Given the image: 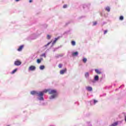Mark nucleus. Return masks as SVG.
Wrapping results in <instances>:
<instances>
[{
  "mask_svg": "<svg viewBox=\"0 0 126 126\" xmlns=\"http://www.w3.org/2000/svg\"><path fill=\"white\" fill-rule=\"evenodd\" d=\"M49 94H52L51 96L49 97V99L52 100V99H55L58 97V94L57 93V90H51L49 91Z\"/></svg>",
  "mask_w": 126,
  "mask_h": 126,
  "instance_id": "nucleus-1",
  "label": "nucleus"
},
{
  "mask_svg": "<svg viewBox=\"0 0 126 126\" xmlns=\"http://www.w3.org/2000/svg\"><path fill=\"white\" fill-rule=\"evenodd\" d=\"M50 91V89L47 90H44L42 92H39V93H42V95H39V97H38V100H39V101H44V97H43L44 96V93H47V92H49Z\"/></svg>",
  "mask_w": 126,
  "mask_h": 126,
  "instance_id": "nucleus-2",
  "label": "nucleus"
},
{
  "mask_svg": "<svg viewBox=\"0 0 126 126\" xmlns=\"http://www.w3.org/2000/svg\"><path fill=\"white\" fill-rule=\"evenodd\" d=\"M31 94L32 95L35 94V95H36V96H37V97H40V96H42L43 95L42 93H39V92H36L35 91L31 92Z\"/></svg>",
  "mask_w": 126,
  "mask_h": 126,
  "instance_id": "nucleus-3",
  "label": "nucleus"
},
{
  "mask_svg": "<svg viewBox=\"0 0 126 126\" xmlns=\"http://www.w3.org/2000/svg\"><path fill=\"white\" fill-rule=\"evenodd\" d=\"M36 70V66L34 65H32L29 67V70H31V71H34V70Z\"/></svg>",
  "mask_w": 126,
  "mask_h": 126,
  "instance_id": "nucleus-4",
  "label": "nucleus"
},
{
  "mask_svg": "<svg viewBox=\"0 0 126 126\" xmlns=\"http://www.w3.org/2000/svg\"><path fill=\"white\" fill-rule=\"evenodd\" d=\"M61 38V37L59 36L57 38H55V40L53 41V43H52V45H51V47H53V46H54V45H55V44H56V42L58 41V40H59L60 38Z\"/></svg>",
  "mask_w": 126,
  "mask_h": 126,
  "instance_id": "nucleus-5",
  "label": "nucleus"
},
{
  "mask_svg": "<svg viewBox=\"0 0 126 126\" xmlns=\"http://www.w3.org/2000/svg\"><path fill=\"white\" fill-rule=\"evenodd\" d=\"M14 64L17 66L20 65V64H21V62L19 61H16L14 62Z\"/></svg>",
  "mask_w": 126,
  "mask_h": 126,
  "instance_id": "nucleus-6",
  "label": "nucleus"
},
{
  "mask_svg": "<svg viewBox=\"0 0 126 126\" xmlns=\"http://www.w3.org/2000/svg\"><path fill=\"white\" fill-rule=\"evenodd\" d=\"M94 81H98L99 80V76L98 75H96L94 77Z\"/></svg>",
  "mask_w": 126,
  "mask_h": 126,
  "instance_id": "nucleus-7",
  "label": "nucleus"
},
{
  "mask_svg": "<svg viewBox=\"0 0 126 126\" xmlns=\"http://www.w3.org/2000/svg\"><path fill=\"white\" fill-rule=\"evenodd\" d=\"M94 70L96 73H97V74H101V72L100 71V70H99V69H95Z\"/></svg>",
  "mask_w": 126,
  "mask_h": 126,
  "instance_id": "nucleus-8",
  "label": "nucleus"
},
{
  "mask_svg": "<svg viewBox=\"0 0 126 126\" xmlns=\"http://www.w3.org/2000/svg\"><path fill=\"white\" fill-rule=\"evenodd\" d=\"M86 89L88 91H92V87H86Z\"/></svg>",
  "mask_w": 126,
  "mask_h": 126,
  "instance_id": "nucleus-9",
  "label": "nucleus"
},
{
  "mask_svg": "<svg viewBox=\"0 0 126 126\" xmlns=\"http://www.w3.org/2000/svg\"><path fill=\"white\" fill-rule=\"evenodd\" d=\"M23 45H21L19 47V49H18V51L19 52H20L21 51H22V49H23Z\"/></svg>",
  "mask_w": 126,
  "mask_h": 126,
  "instance_id": "nucleus-10",
  "label": "nucleus"
},
{
  "mask_svg": "<svg viewBox=\"0 0 126 126\" xmlns=\"http://www.w3.org/2000/svg\"><path fill=\"white\" fill-rule=\"evenodd\" d=\"M105 10H106V11H108V12H110V11H111V8H110V7L107 6L105 8Z\"/></svg>",
  "mask_w": 126,
  "mask_h": 126,
  "instance_id": "nucleus-11",
  "label": "nucleus"
},
{
  "mask_svg": "<svg viewBox=\"0 0 126 126\" xmlns=\"http://www.w3.org/2000/svg\"><path fill=\"white\" fill-rule=\"evenodd\" d=\"M39 69H40V70H43V69H45V66L44 65H40L39 66Z\"/></svg>",
  "mask_w": 126,
  "mask_h": 126,
  "instance_id": "nucleus-12",
  "label": "nucleus"
},
{
  "mask_svg": "<svg viewBox=\"0 0 126 126\" xmlns=\"http://www.w3.org/2000/svg\"><path fill=\"white\" fill-rule=\"evenodd\" d=\"M85 76L86 78H88V77H89V73L86 72L85 74Z\"/></svg>",
  "mask_w": 126,
  "mask_h": 126,
  "instance_id": "nucleus-13",
  "label": "nucleus"
},
{
  "mask_svg": "<svg viewBox=\"0 0 126 126\" xmlns=\"http://www.w3.org/2000/svg\"><path fill=\"white\" fill-rule=\"evenodd\" d=\"M78 55V52H75L73 53L72 55L74 56H76Z\"/></svg>",
  "mask_w": 126,
  "mask_h": 126,
  "instance_id": "nucleus-14",
  "label": "nucleus"
},
{
  "mask_svg": "<svg viewBox=\"0 0 126 126\" xmlns=\"http://www.w3.org/2000/svg\"><path fill=\"white\" fill-rule=\"evenodd\" d=\"M118 122H115L113 124H112L110 126H118Z\"/></svg>",
  "mask_w": 126,
  "mask_h": 126,
  "instance_id": "nucleus-15",
  "label": "nucleus"
},
{
  "mask_svg": "<svg viewBox=\"0 0 126 126\" xmlns=\"http://www.w3.org/2000/svg\"><path fill=\"white\" fill-rule=\"evenodd\" d=\"M16 71H17V68L15 69L14 70H13L12 71V72H11L12 74H13L14 73H15V72H16Z\"/></svg>",
  "mask_w": 126,
  "mask_h": 126,
  "instance_id": "nucleus-16",
  "label": "nucleus"
},
{
  "mask_svg": "<svg viewBox=\"0 0 126 126\" xmlns=\"http://www.w3.org/2000/svg\"><path fill=\"white\" fill-rule=\"evenodd\" d=\"M71 45H72V46H75V45H76L75 41H71Z\"/></svg>",
  "mask_w": 126,
  "mask_h": 126,
  "instance_id": "nucleus-17",
  "label": "nucleus"
},
{
  "mask_svg": "<svg viewBox=\"0 0 126 126\" xmlns=\"http://www.w3.org/2000/svg\"><path fill=\"white\" fill-rule=\"evenodd\" d=\"M41 60L40 59H37L36 60V62L37 63H41Z\"/></svg>",
  "mask_w": 126,
  "mask_h": 126,
  "instance_id": "nucleus-18",
  "label": "nucleus"
},
{
  "mask_svg": "<svg viewBox=\"0 0 126 126\" xmlns=\"http://www.w3.org/2000/svg\"><path fill=\"white\" fill-rule=\"evenodd\" d=\"M83 63H86V62H87V59L86 58H84L83 59Z\"/></svg>",
  "mask_w": 126,
  "mask_h": 126,
  "instance_id": "nucleus-19",
  "label": "nucleus"
},
{
  "mask_svg": "<svg viewBox=\"0 0 126 126\" xmlns=\"http://www.w3.org/2000/svg\"><path fill=\"white\" fill-rule=\"evenodd\" d=\"M51 43H52V42H48L46 45H44V47H48V46H49Z\"/></svg>",
  "mask_w": 126,
  "mask_h": 126,
  "instance_id": "nucleus-20",
  "label": "nucleus"
},
{
  "mask_svg": "<svg viewBox=\"0 0 126 126\" xmlns=\"http://www.w3.org/2000/svg\"><path fill=\"white\" fill-rule=\"evenodd\" d=\"M47 38L48 40H50V39H51V35L48 34L47 35Z\"/></svg>",
  "mask_w": 126,
  "mask_h": 126,
  "instance_id": "nucleus-21",
  "label": "nucleus"
},
{
  "mask_svg": "<svg viewBox=\"0 0 126 126\" xmlns=\"http://www.w3.org/2000/svg\"><path fill=\"white\" fill-rule=\"evenodd\" d=\"M58 66L59 68H62L63 67V64H59Z\"/></svg>",
  "mask_w": 126,
  "mask_h": 126,
  "instance_id": "nucleus-22",
  "label": "nucleus"
},
{
  "mask_svg": "<svg viewBox=\"0 0 126 126\" xmlns=\"http://www.w3.org/2000/svg\"><path fill=\"white\" fill-rule=\"evenodd\" d=\"M120 20H124V16H120Z\"/></svg>",
  "mask_w": 126,
  "mask_h": 126,
  "instance_id": "nucleus-23",
  "label": "nucleus"
},
{
  "mask_svg": "<svg viewBox=\"0 0 126 126\" xmlns=\"http://www.w3.org/2000/svg\"><path fill=\"white\" fill-rule=\"evenodd\" d=\"M60 74H63V69L60 71Z\"/></svg>",
  "mask_w": 126,
  "mask_h": 126,
  "instance_id": "nucleus-24",
  "label": "nucleus"
},
{
  "mask_svg": "<svg viewBox=\"0 0 126 126\" xmlns=\"http://www.w3.org/2000/svg\"><path fill=\"white\" fill-rule=\"evenodd\" d=\"M97 102H98L97 100H94V105H95V104H96V103H97Z\"/></svg>",
  "mask_w": 126,
  "mask_h": 126,
  "instance_id": "nucleus-25",
  "label": "nucleus"
},
{
  "mask_svg": "<svg viewBox=\"0 0 126 126\" xmlns=\"http://www.w3.org/2000/svg\"><path fill=\"white\" fill-rule=\"evenodd\" d=\"M41 57H44V58H46V54L44 53L41 55Z\"/></svg>",
  "mask_w": 126,
  "mask_h": 126,
  "instance_id": "nucleus-26",
  "label": "nucleus"
},
{
  "mask_svg": "<svg viewBox=\"0 0 126 126\" xmlns=\"http://www.w3.org/2000/svg\"><path fill=\"white\" fill-rule=\"evenodd\" d=\"M66 7H67V5L65 4L63 5V8H66Z\"/></svg>",
  "mask_w": 126,
  "mask_h": 126,
  "instance_id": "nucleus-27",
  "label": "nucleus"
},
{
  "mask_svg": "<svg viewBox=\"0 0 126 126\" xmlns=\"http://www.w3.org/2000/svg\"><path fill=\"white\" fill-rule=\"evenodd\" d=\"M97 25V22H94V24H93V25L95 26V25Z\"/></svg>",
  "mask_w": 126,
  "mask_h": 126,
  "instance_id": "nucleus-28",
  "label": "nucleus"
},
{
  "mask_svg": "<svg viewBox=\"0 0 126 126\" xmlns=\"http://www.w3.org/2000/svg\"><path fill=\"white\" fill-rule=\"evenodd\" d=\"M107 32H108V31H107V30L104 31V34H106Z\"/></svg>",
  "mask_w": 126,
  "mask_h": 126,
  "instance_id": "nucleus-29",
  "label": "nucleus"
},
{
  "mask_svg": "<svg viewBox=\"0 0 126 126\" xmlns=\"http://www.w3.org/2000/svg\"><path fill=\"white\" fill-rule=\"evenodd\" d=\"M58 50V48H55L54 50H53V52H56Z\"/></svg>",
  "mask_w": 126,
  "mask_h": 126,
  "instance_id": "nucleus-30",
  "label": "nucleus"
},
{
  "mask_svg": "<svg viewBox=\"0 0 126 126\" xmlns=\"http://www.w3.org/2000/svg\"><path fill=\"white\" fill-rule=\"evenodd\" d=\"M66 71V69H64L63 70V73H64V72H65Z\"/></svg>",
  "mask_w": 126,
  "mask_h": 126,
  "instance_id": "nucleus-31",
  "label": "nucleus"
},
{
  "mask_svg": "<svg viewBox=\"0 0 126 126\" xmlns=\"http://www.w3.org/2000/svg\"><path fill=\"white\" fill-rule=\"evenodd\" d=\"M39 60H40V62H42V61H43V58H40Z\"/></svg>",
  "mask_w": 126,
  "mask_h": 126,
  "instance_id": "nucleus-32",
  "label": "nucleus"
},
{
  "mask_svg": "<svg viewBox=\"0 0 126 126\" xmlns=\"http://www.w3.org/2000/svg\"><path fill=\"white\" fill-rule=\"evenodd\" d=\"M125 121L126 122V116L125 117Z\"/></svg>",
  "mask_w": 126,
  "mask_h": 126,
  "instance_id": "nucleus-33",
  "label": "nucleus"
},
{
  "mask_svg": "<svg viewBox=\"0 0 126 126\" xmlns=\"http://www.w3.org/2000/svg\"><path fill=\"white\" fill-rule=\"evenodd\" d=\"M32 2V0H29V2Z\"/></svg>",
  "mask_w": 126,
  "mask_h": 126,
  "instance_id": "nucleus-34",
  "label": "nucleus"
},
{
  "mask_svg": "<svg viewBox=\"0 0 126 126\" xmlns=\"http://www.w3.org/2000/svg\"><path fill=\"white\" fill-rule=\"evenodd\" d=\"M20 0H16V1H19Z\"/></svg>",
  "mask_w": 126,
  "mask_h": 126,
  "instance_id": "nucleus-35",
  "label": "nucleus"
},
{
  "mask_svg": "<svg viewBox=\"0 0 126 126\" xmlns=\"http://www.w3.org/2000/svg\"><path fill=\"white\" fill-rule=\"evenodd\" d=\"M92 82L94 83V81H92Z\"/></svg>",
  "mask_w": 126,
  "mask_h": 126,
  "instance_id": "nucleus-36",
  "label": "nucleus"
},
{
  "mask_svg": "<svg viewBox=\"0 0 126 126\" xmlns=\"http://www.w3.org/2000/svg\"><path fill=\"white\" fill-rule=\"evenodd\" d=\"M90 126H92L91 125Z\"/></svg>",
  "mask_w": 126,
  "mask_h": 126,
  "instance_id": "nucleus-37",
  "label": "nucleus"
}]
</instances>
